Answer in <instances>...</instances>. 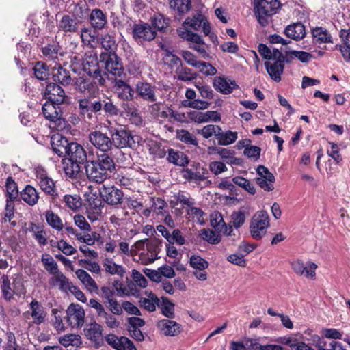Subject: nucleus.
Here are the masks:
<instances>
[{"label": "nucleus", "mask_w": 350, "mask_h": 350, "mask_svg": "<svg viewBox=\"0 0 350 350\" xmlns=\"http://www.w3.org/2000/svg\"><path fill=\"white\" fill-rule=\"evenodd\" d=\"M115 167L113 159L107 154H98L96 159H89L85 165L88 178L96 183H103Z\"/></svg>", "instance_id": "nucleus-1"}, {"label": "nucleus", "mask_w": 350, "mask_h": 350, "mask_svg": "<svg viewBox=\"0 0 350 350\" xmlns=\"http://www.w3.org/2000/svg\"><path fill=\"white\" fill-rule=\"evenodd\" d=\"M79 114L84 118L90 120L93 118V113H94V103L91 102L88 98H81L79 101Z\"/></svg>", "instance_id": "nucleus-35"}, {"label": "nucleus", "mask_w": 350, "mask_h": 350, "mask_svg": "<svg viewBox=\"0 0 350 350\" xmlns=\"http://www.w3.org/2000/svg\"><path fill=\"white\" fill-rule=\"evenodd\" d=\"M41 261L44 269L50 274L53 275L59 271L58 265L51 255L48 254H43L41 258Z\"/></svg>", "instance_id": "nucleus-51"}, {"label": "nucleus", "mask_w": 350, "mask_h": 350, "mask_svg": "<svg viewBox=\"0 0 350 350\" xmlns=\"http://www.w3.org/2000/svg\"><path fill=\"white\" fill-rule=\"evenodd\" d=\"M133 39L138 43L150 42L154 40L157 32L148 23H139L133 26L132 31Z\"/></svg>", "instance_id": "nucleus-13"}, {"label": "nucleus", "mask_w": 350, "mask_h": 350, "mask_svg": "<svg viewBox=\"0 0 350 350\" xmlns=\"http://www.w3.org/2000/svg\"><path fill=\"white\" fill-rule=\"evenodd\" d=\"M167 160L176 165L184 166L189 163L187 156L180 151L168 150Z\"/></svg>", "instance_id": "nucleus-45"}, {"label": "nucleus", "mask_w": 350, "mask_h": 350, "mask_svg": "<svg viewBox=\"0 0 350 350\" xmlns=\"http://www.w3.org/2000/svg\"><path fill=\"white\" fill-rule=\"evenodd\" d=\"M213 86L215 90L224 94H229L239 88L234 80L222 76L214 78Z\"/></svg>", "instance_id": "nucleus-23"}, {"label": "nucleus", "mask_w": 350, "mask_h": 350, "mask_svg": "<svg viewBox=\"0 0 350 350\" xmlns=\"http://www.w3.org/2000/svg\"><path fill=\"white\" fill-rule=\"evenodd\" d=\"M313 41L315 43H333V40L329 31L323 27H317L312 30Z\"/></svg>", "instance_id": "nucleus-36"}, {"label": "nucleus", "mask_w": 350, "mask_h": 350, "mask_svg": "<svg viewBox=\"0 0 350 350\" xmlns=\"http://www.w3.org/2000/svg\"><path fill=\"white\" fill-rule=\"evenodd\" d=\"M158 308L167 319H173L175 317V305L167 297H161Z\"/></svg>", "instance_id": "nucleus-40"}, {"label": "nucleus", "mask_w": 350, "mask_h": 350, "mask_svg": "<svg viewBox=\"0 0 350 350\" xmlns=\"http://www.w3.org/2000/svg\"><path fill=\"white\" fill-rule=\"evenodd\" d=\"M135 90L137 94L146 102L151 103L157 100V88L150 83L138 81Z\"/></svg>", "instance_id": "nucleus-16"}, {"label": "nucleus", "mask_w": 350, "mask_h": 350, "mask_svg": "<svg viewBox=\"0 0 350 350\" xmlns=\"http://www.w3.org/2000/svg\"><path fill=\"white\" fill-rule=\"evenodd\" d=\"M59 342L66 347L70 345L77 346L81 343V336L74 334H66L59 338Z\"/></svg>", "instance_id": "nucleus-58"}, {"label": "nucleus", "mask_w": 350, "mask_h": 350, "mask_svg": "<svg viewBox=\"0 0 350 350\" xmlns=\"http://www.w3.org/2000/svg\"><path fill=\"white\" fill-rule=\"evenodd\" d=\"M189 264L193 269H206L209 265L205 259L198 255H192L190 257Z\"/></svg>", "instance_id": "nucleus-62"}, {"label": "nucleus", "mask_w": 350, "mask_h": 350, "mask_svg": "<svg viewBox=\"0 0 350 350\" xmlns=\"http://www.w3.org/2000/svg\"><path fill=\"white\" fill-rule=\"evenodd\" d=\"M286 59V56L283 55L280 58L274 59L273 63L269 62H265V66L268 74L275 81L278 82L281 80V75L284 71V62L285 61L288 62Z\"/></svg>", "instance_id": "nucleus-22"}, {"label": "nucleus", "mask_w": 350, "mask_h": 350, "mask_svg": "<svg viewBox=\"0 0 350 350\" xmlns=\"http://www.w3.org/2000/svg\"><path fill=\"white\" fill-rule=\"evenodd\" d=\"M35 77L39 80H45L49 75V71L46 64L38 62L33 67Z\"/></svg>", "instance_id": "nucleus-59"}, {"label": "nucleus", "mask_w": 350, "mask_h": 350, "mask_svg": "<svg viewBox=\"0 0 350 350\" xmlns=\"http://www.w3.org/2000/svg\"><path fill=\"white\" fill-rule=\"evenodd\" d=\"M59 105L53 102H46L42 106V113L46 119L57 126V129H62L65 126V121Z\"/></svg>", "instance_id": "nucleus-10"}, {"label": "nucleus", "mask_w": 350, "mask_h": 350, "mask_svg": "<svg viewBox=\"0 0 350 350\" xmlns=\"http://www.w3.org/2000/svg\"><path fill=\"white\" fill-rule=\"evenodd\" d=\"M196 68L205 76H213L217 73V69L209 62L200 61Z\"/></svg>", "instance_id": "nucleus-63"}, {"label": "nucleus", "mask_w": 350, "mask_h": 350, "mask_svg": "<svg viewBox=\"0 0 350 350\" xmlns=\"http://www.w3.org/2000/svg\"><path fill=\"white\" fill-rule=\"evenodd\" d=\"M102 326L94 322L90 324L89 327L85 330V335L91 341L99 344L102 340Z\"/></svg>", "instance_id": "nucleus-38"}, {"label": "nucleus", "mask_w": 350, "mask_h": 350, "mask_svg": "<svg viewBox=\"0 0 350 350\" xmlns=\"http://www.w3.org/2000/svg\"><path fill=\"white\" fill-rule=\"evenodd\" d=\"M90 23L95 29L101 30L107 23V16L100 9H93L90 14Z\"/></svg>", "instance_id": "nucleus-30"}, {"label": "nucleus", "mask_w": 350, "mask_h": 350, "mask_svg": "<svg viewBox=\"0 0 350 350\" xmlns=\"http://www.w3.org/2000/svg\"><path fill=\"white\" fill-rule=\"evenodd\" d=\"M208 150L217 152L228 164L239 165L240 163V160L234 157V150L216 146L209 147Z\"/></svg>", "instance_id": "nucleus-31"}, {"label": "nucleus", "mask_w": 350, "mask_h": 350, "mask_svg": "<svg viewBox=\"0 0 350 350\" xmlns=\"http://www.w3.org/2000/svg\"><path fill=\"white\" fill-rule=\"evenodd\" d=\"M71 143L59 134L53 135L51 138V145L53 152L60 157H66Z\"/></svg>", "instance_id": "nucleus-24"}, {"label": "nucleus", "mask_w": 350, "mask_h": 350, "mask_svg": "<svg viewBox=\"0 0 350 350\" xmlns=\"http://www.w3.org/2000/svg\"><path fill=\"white\" fill-rule=\"evenodd\" d=\"M233 183L246 190L250 194L256 193L254 185L247 179L241 176H235L232 178Z\"/></svg>", "instance_id": "nucleus-57"}, {"label": "nucleus", "mask_w": 350, "mask_h": 350, "mask_svg": "<svg viewBox=\"0 0 350 350\" xmlns=\"http://www.w3.org/2000/svg\"><path fill=\"white\" fill-rule=\"evenodd\" d=\"M100 58V64L105 66L109 73L118 77L124 75L120 59L115 53H101Z\"/></svg>", "instance_id": "nucleus-9"}, {"label": "nucleus", "mask_w": 350, "mask_h": 350, "mask_svg": "<svg viewBox=\"0 0 350 350\" xmlns=\"http://www.w3.org/2000/svg\"><path fill=\"white\" fill-rule=\"evenodd\" d=\"M80 163H75L69 160V161L65 164L64 170L66 176L69 178H74L81 171Z\"/></svg>", "instance_id": "nucleus-64"}, {"label": "nucleus", "mask_w": 350, "mask_h": 350, "mask_svg": "<svg viewBox=\"0 0 350 350\" xmlns=\"http://www.w3.org/2000/svg\"><path fill=\"white\" fill-rule=\"evenodd\" d=\"M45 219L47 224L50 226L53 229H55L57 231H61L63 230L64 224L62 219L53 211L48 210L46 211Z\"/></svg>", "instance_id": "nucleus-47"}, {"label": "nucleus", "mask_w": 350, "mask_h": 350, "mask_svg": "<svg viewBox=\"0 0 350 350\" xmlns=\"http://www.w3.org/2000/svg\"><path fill=\"white\" fill-rule=\"evenodd\" d=\"M29 310L23 315L29 326L39 325L44 323L47 317V312L44 306L38 300L33 299L29 305Z\"/></svg>", "instance_id": "nucleus-7"}, {"label": "nucleus", "mask_w": 350, "mask_h": 350, "mask_svg": "<svg viewBox=\"0 0 350 350\" xmlns=\"http://www.w3.org/2000/svg\"><path fill=\"white\" fill-rule=\"evenodd\" d=\"M114 88L119 98L123 100H133L134 90L122 79H115Z\"/></svg>", "instance_id": "nucleus-29"}, {"label": "nucleus", "mask_w": 350, "mask_h": 350, "mask_svg": "<svg viewBox=\"0 0 350 350\" xmlns=\"http://www.w3.org/2000/svg\"><path fill=\"white\" fill-rule=\"evenodd\" d=\"M291 267L295 273L299 275H304L308 278H314L315 270L317 265L311 262H308L307 266L300 260H297L291 262Z\"/></svg>", "instance_id": "nucleus-26"}, {"label": "nucleus", "mask_w": 350, "mask_h": 350, "mask_svg": "<svg viewBox=\"0 0 350 350\" xmlns=\"http://www.w3.org/2000/svg\"><path fill=\"white\" fill-rule=\"evenodd\" d=\"M76 91L85 96H90L94 94L96 86L94 83L88 78L78 77L74 79L72 83Z\"/></svg>", "instance_id": "nucleus-27"}, {"label": "nucleus", "mask_w": 350, "mask_h": 350, "mask_svg": "<svg viewBox=\"0 0 350 350\" xmlns=\"http://www.w3.org/2000/svg\"><path fill=\"white\" fill-rule=\"evenodd\" d=\"M68 152L66 156L69 157V160L80 164L86 163L91 157L90 152L88 154L83 147L76 142H71ZM93 156V154H92Z\"/></svg>", "instance_id": "nucleus-19"}, {"label": "nucleus", "mask_w": 350, "mask_h": 350, "mask_svg": "<svg viewBox=\"0 0 350 350\" xmlns=\"http://www.w3.org/2000/svg\"><path fill=\"white\" fill-rule=\"evenodd\" d=\"M238 138V133L235 131H227L224 132L221 131L216 135V139L217 143L221 146H228L233 144Z\"/></svg>", "instance_id": "nucleus-39"}, {"label": "nucleus", "mask_w": 350, "mask_h": 350, "mask_svg": "<svg viewBox=\"0 0 350 350\" xmlns=\"http://www.w3.org/2000/svg\"><path fill=\"white\" fill-rule=\"evenodd\" d=\"M103 267L106 272L111 275H117L123 277L125 273V269L120 265H117L111 258H106L103 262Z\"/></svg>", "instance_id": "nucleus-46"}, {"label": "nucleus", "mask_w": 350, "mask_h": 350, "mask_svg": "<svg viewBox=\"0 0 350 350\" xmlns=\"http://www.w3.org/2000/svg\"><path fill=\"white\" fill-rule=\"evenodd\" d=\"M156 327L165 336H176L183 331V326L172 319H163L157 321Z\"/></svg>", "instance_id": "nucleus-15"}, {"label": "nucleus", "mask_w": 350, "mask_h": 350, "mask_svg": "<svg viewBox=\"0 0 350 350\" xmlns=\"http://www.w3.org/2000/svg\"><path fill=\"white\" fill-rule=\"evenodd\" d=\"M5 188L8 196L7 200L12 202L18 197V191L16 183L11 177L7 178Z\"/></svg>", "instance_id": "nucleus-55"}, {"label": "nucleus", "mask_w": 350, "mask_h": 350, "mask_svg": "<svg viewBox=\"0 0 350 350\" xmlns=\"http://www.w3.org/2000/svg\"><path fill=\"white\" fill-rule=\"evenodd\" d=\"M61 46L57 42H53L51 44H48L42 48V52L43 55L46 57L49 60L55 61L58 59V56L62 55V53L60 51Z\"/></svg>", "instance_id": "nucleus-41"}, {"label": "nucleus", "mask_w": 350, "mask_h": 350, "mask_svg": "<svg viewBox=\"0 0 350 350\" xmlns=\"http://www.w3.org/2000/svg\"><path fill=\"white\" fill-rule=\"evenodd\" d=\"M211 226L217 231L230 236L232 232V226H227L221 214L216 213L211 219Z\"/></svg>", "instance_id": "nucleus-37"}, {"label": "nucleus", "mask_w": 350, "mask_h": 350, "mask_svg": "<svg viewBox=\"0 0 350 350\" xmlns=\"http://www.w3.org/2000/svg\"><path fill=\"white\" fill-rule=\"evenodd\" d=\"M100 64L96 53L92 51L85 53L82 62L83 70L88 75L98 79L100 84L103 85L105 80L103 77Z\"/></svg>", "instance_id": "nucleus-8"}, {"label": "nucleus", "mask_w": 350, "mask_h": 350, "mask_svg": "<svg viewBox=\"0 0 350 350\" xmlns=\"http://www.w3.org/2000/svg\"><path fill=\"white\" fill-rule=\"evenodd\" d=\"M75 274L79 280L85 286L87 289L91 292L96 291L98 289L96 282L90 275L83 269H78Z\"/></svg>", "instance_id": "nucleus-42"}, {"label": "nucleus", "mask_w": 350, "mask_h": 350, "mask_svg": "<svg viewBox=\"0 0 350 350\" xmlns=\"http://www.w3.org/2000/svg\"><path fill=\"white\" fill-rule=\"evenodd\" d=\"M256 172L259 176L256 178V182L260 188L267 191L273 190L274 187L273 183L275 182L274 175L263 165L258 166L256 169Z\"/></svg>", "instance_id": "nucleus-18"}, {"label": "nucleus", "mask_w": 350, "mask_h": 350, "mask_svg": "<svg viewBox=\"0 0 350 350\" xmlns=\"http://www.w3.org/2000/svg\"><path fill=\"white\" fill-rule=\"evenodd\" d=\"M88 140L94 148L102 152V154H107L112 149L111 136L100 131L90 132L88 135Z\"/></svg>", "instance_id": "nucleus-12"}, {"label": "nucleus", "mask_w": 350, "mask_h": 350, "mask_svg": "<svg viewBox=\"0 0 350 350\" xmlns=\"http://www.w3.org/2000/svg\"><path fill=\"white\" fill-rule=\"evenodd\" d=\"M207 174V170L199 163H194L190 167L184 168L181 171L183 178L188 182L195 183L197 185H200L202 182H204L205 187L211 183V180H206Z\"/></svg>", "instance_id": "nucleus-6"}, {"label": "nucleus", "mask_w": 350, "mask_h": 350, "mask_svg": "<svg viewBox=\"0 0 350 350\" xmlns=\"http://www.w3.org/2000/svg\"><path fill=\"white\" fill-rule=\"evenodd\" d=\"M80 23V20L76 17L64 15L58 22L57 27L65 35L71 36L79 31Z\"/></svg>", "instance_id": "nucleus-21"}, {"label": "nucleus", "mask_w": 350, "mask_h": 350, "mask_svg": "<svg viewBox=\"0 0 350 350\" xmlns=\"http://www.w3.org/2000/svg\"><path fill=\"white\" fill-rule=\"evenodd\" d=\"M175 74L177 79L183 81H191L196 79L198 77V75L196 72H192L191 68L183 66V65L175 70Z\"/></svg>", "instance_id": "nucleus-49"}, {"label": "nucleus", "mask_w": 350, "mask_h": 350, "mask_svg": "<svg viewBox=\"0 0 350 350\" xmlns=\"http://www.w3.org/2000/svg\"><path fill=\"white\" fill-rule=\"evenodd\" d=\"M85 310L79 304H71L66 310V322L72 328H79L85 321Z\"/></svg>", "instance_id": "nucleus-11"}, {"label": "nucleus", "mask_w": 350, "mask_h": 350, "mask_svg": "<svg viewBox=\"0 0 350 350\" xmlns=\"http://www.w3.org/2000/svg\"><path fill=\"white\" fill-rule=\"evenodd\" d=\"M100 194L103 201L108 204L116 205L122 203L123 193L113 186L103 185L100 189Z\"/></svg>", "instance_id": "nucleus-17"}, {"label": "nucleus", "mask_w": 350, "mask_h": 350, "mask_svg": "<svg viewBox=\"0 0 350 350\" xmlns=\"http://www.w3.org/2000/svg\"><path fill=\"white\" fill-rule=\"evenodd\" d=\"M269 217L267 211H260L256 212L252 217L250 225L251 236L259 240L266 234L269 227Z\"/></svg>", "instance_id": "nucleus-5"}, {"label": "nucleus", "mask_w": 350, "mask_h": 350, "mask_svg": "<svg viewBox=\"0 0 350 350\" xmlns=\"http://www.w3.org/2000/svg\"><path fill=\"white\" fill-rule=\"evenodd\" d=\"M112 146L118 148H134L136 144L135 136L125 126H111L109 129Z\"/></svg>", "instance_id": "nucleus-3"}, {"label": "nucleus", "mask_w": 350, "mask_h": 350, "mask_svg": "<svg viewBox=\"0 0 350 350\" xmlns=\"http://www.w3.org/2000/svg\"><path fill=\"white\" fill-rule=\"evenodd\" d=\"M206 18L202 13L194 14L192 17H187L183 23L182 26L177 29L178 36L183 40L196 44H204L202 38L197 33L191 32L189 29L196 31L200 30Z\"/></svg>", "instance_id": "nucleus-2"}, {"label": "nucleus", "mask_w": 350, "mask_h": 350, "mask_svg": "<svg viewBox=\"0 0 350 350\" xmlns=\"http://www.w3.org/2000/svg\"><path fill=\"white\" fill-rule=\"evenodd\" d=\"M146 252H141L139 257L143 264L147 265L154 262L158 258L159 245L156 241H150L146 243Z\"/></svg>", "instance_id": "nucleus-28"}, {"label": "nucleus", "mask_w": 350, "mask_h": 350, "mask_svg": "<svg viewBox=\"0 0 350 350\" xmlns=\"http://www.w3.org/2000/svg\"><path fill=\"white\" fill-rule=\"evenodd\" d=\"M221 131V127L215 124H208L200 130H198V133L201 135L204 139H209L212 136L216 138V135Z\"/></svg>", "instance_id": "nucleus-56"}, {"label": "nucleus", "mask_w": 350, "mask_h": 350, "mask_svg": "<svg viewBox=\"0 0 350 350\" xmlns=\"http://www.w3.org/2000/svg\"><path fill=\"white\" fill-rule=\"evenodd\" d=\"M22 200L29 206H34L38 203L39 193L32 186L27 185L21 192Z\"/></svg>", "instance_id": "nucleus-33"}, {"label": "nucleus", "mask_w": 350, "mask_h": 350, "mask_svg": "<svg viewBox=\"0 0 350 350\" xmlns=\"http://www.w3.org/2000/svg\"><path fill=\"white\" fill-rule=\"evenodd\" d=\"M36 181L40 189L55 200L58 196L57 190L53 180L49 177L45 171L39 170L36 172Z\"/></svg>", "instance_id": "nucleus-14"}, {"label": "nucleus", "mask_w": 350, "mask_h": 350, "mask_svg": "<svg viewBox=\"0 0 350 350\" xmlns=\"http://www.w3.org/2000/svg\"><path fill=\"white\" fill-rule=\"evenodd\" d=\"M144 62L137 58H133L127 65L129 72L133 75H137L142 72Z\"/></svg>", "instance_id": "nucleus-61"}, {"label": "nucleus", "mask_w": 350, "mask_h": 350, "mask_svg": "<svg viewBox=\"0 0 350 350\" xmlns=\"http://www.w3.org/2000/svg\"><path fill=\"white\" fill-rule=\"evenodd\" d=\"M340 38H342L345 46L336 45L332 49H337L340 51L344 59L345 60L350 61V31H341Z\"/></svg>", "instance_id": "nucleus-34"}, {"label": "nucleus", "mask_w": 350, "mask_h": 350, "mask_svg": "<svg viewBox=\"0 0 350 350\" xmlns=\"http://www.w3.org/2000/svg\"><path fill=\"white\" fill-rule=\"evenodd\" d=\"M278 0H254V10L258 23L262 26L268 23V18L275 14L280 8Z\"/></svg>", "instance_id": "nucleus-4"}, {"label": "nucleus", "mask_w": 350, "mask_h": 350, "mask_svg": "<svg viewBox=\"0 0 350 350\" xmlns=\"http://www.w3.org/2000/svg\"><path fill=\"white\" fill-rule=\"evenodd\" d=\"M53 277L51 279V284H59V288L63 291H66L71 286V283L68 282L67 278L59 271L53 274Z\"/></svg>", "instance_id": "nucleus-54"}, {"label": "nucleus", "mask_w": 350, "mask_h": 350, "mask_svg": "<svg viewBox=\"0 0 350 350\" xmlns=\"http://www.w3.org/2000/svg\"><path fill=\"white\" fill-rule=\"evenodd\" d=\"M169 5L172 10L182 16L191 9V0H170Z\"/></svg>", "instance_id": "nucleus-43"}, {"label": "nucleus", "mask_w": 350, "mask_h": 350, "mask_svg": "<svg viewBox=\"0 0 350 350\" xmlns=\"http://www.w3.org/2000/svg\"><path fill=\"white\" fill-rule=\"evenodd\" d=\"M176 137L180 141L185 144L195 146H198V142L196 136L187 130L181 129L177 131Z\"/></svg>", "instance_id": "nucleus-52"}, {"label": "nucleus", "mask_w": 350, "mask_h": 350, "mask_svg": "<svg viewBox=\"0 0 350 350\" xmlns=\"http://www.w3.org/2000/svg\"><path fill=\"white\" fill-rule=\"evenodd\" d=\"M200 237L211 244H217L221 241L220 236L215 232L208 228H204L200 230Z\"/></svg>", "instance_id": "nucleus-53"}, {"label": "nucleus", "mask_w": 350, "mask_h": 350, "mask_svg": "<svg viewBox=\"0 0 350 350\" xmlns=\"http://www.w3.org/2000/svg\"><path fill=\"white\" fill-rule=\"evenodd\" d=\"M151 103L148 107V111L152 118L159 122L170 119V106L157 100Z\"/></svg>", "instance_id": "nucleus-20"}, {"label": "nucleus", "mask_w": 350, "mask_h": 350, "mask_svg": "<svg viewBox=\"0 0 350 350\" xmlns=\"http://www.w3.org/2000/svg\"><path fill=\"white\" fill-rule=\"evenodd\" d=\"M1 290L3 298L7 301L13 299V288L12 283L8 275H3L1 277Z\"/></svg>", "instance_id": "nucleus-50"}, {"label": "nucleus", "mask_w": 350, "mask_h": 350, "mask_svg": "<svg viewBox=\"0 0 350 350\" xmlns=\"http://www.w3.org/2000/svg\"><path fill=\"white\" fill-rule=\"evenodd\" d=\"M260 55L265 59L274 60L283 55L277 49H270L264 44H260L258 47Z\"/></svg>", "instance_id": "nucleus-48"}, {"label": "nucleus", "mask_w": 350, "mask_h": 350, "mask_svg": "<svg viewBox=\"0 0 350 350\" xmlns=\"http://www.w3.org/2000/svg\"><path fill=\"white\" fill-rule=\"evenodd\" d=\"M53 77L54 81L63 85H68L71 83L72 79L69 71L59 66L57 69L53 68Z\"/></svg>", "instance_id": "nucleus-44"}, {"label": "nucleus", "mask_w": 350, "mask_h": 350, "mask_svg": "<svg viewBox=\"0 0 350 350\" xmlns=\"http://www.w3.org/2000/svg\"><path fill=\"white\" fill-rule=\"evenodd\" d=\"M211 103L200 100L194 99L193 100H185L183 105L187 107L192 108L197 110H204L209 107Z\"/></svg>", "instance_id": "nucleus-60"}, {"label": "nucleus", "mask_w": 350, "mask_h": 350, "mask_svg": "<svg viewBox=\"0 0 350 350\" xmlns=\"http://www.w3.org/2000/svg\"><path fill=\"white\" fill-rule=\"evenodd\" d=\"M45 96L49 102L60 105L64 102L66 94L64 90L59 85L51 83L46 87Z\"/></svg>", "instance_id": "nucleus-25"}, {"label": "nucleus", "mask_w": 350, "mask_h": 350, "mask_svg": "<svg viewBox=\"0 0 350 350\" xmlns=\"http://www.w3.org/2000/svg\"><path fill=\"white\" fill-rule=\"evenodd\" d=\"M284 33L290 38L300 40L306 35L305 27L301 23H293L286 27Z\"/></svg>", "instance_id": "nucleus-32"}]
</instances>
